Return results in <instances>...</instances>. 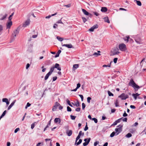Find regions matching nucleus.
<instances>
[{"mask_svg":"<svg viewBox=\"0 0 146 146\" xmlns=\"http://www.w3.org/2000/svg\"><path fill=\"white\" fill-rule=\"evenodd\" d=\"M54 66H52V67L50 69V71L49 72V73H50V74H52V72L54 71Z\"/></svg>","mask_w":146,"mask_h":146,"instance_id":"b1692460","label":"nucleus"},{"mask_svg":"<svg viewBox=\"0 0 146 146\" xmlns=\"http://www.w3.org/2000/svg\"><path fill=\"white\" fill-rule=\"evenodd\" d=\"M79 67V65L78 64H75L73 66V70L76 69Z\"/></svg>","mask_w":146,"mask_h":146,"instance_id":"5701e85b","label":"nucleus"},{"mask_svg":"<svg viewBox=\"0 0 146 146\" xmlns=\"http://www.w3.org/2000/svg\"><path fill=\"white\" fill-rule=\"evenodd\" d=\"M80 86H81L80 84L79 83H78L77 85V87H76V88H77V89H78L80 87Z\"/></svg>","mask_w":146,"mask_h":146,"instance_id":"13d9d810","label":"nucleus"},{"mask_svg":"<svg viewBox=\"0 0 146 146\" xmlns=\"http://www.w3.org/2000/svg\"><path fill=\"white\" fill-rule=\"evenodd\" d=\"M51 74H50V73H49L48 72L47 74H46V76H45L44 77V80H47L48 79L49 76H50Z\"/></svg>","mask_w":146,"mask_h":146,"instance_id":"4be33fe9","label":"nucleus"},{"mask_svg":"<svg viewBox=\"0 0 146 146\" xmlns=\"http://www.w3.org/2000/svg\"><path fill=\"white\" fill-rule=\"evenodd\" d=\"M118 97L120 98L122 100H125L129 98V96L127 95H126L125 93H123L119 96Z\"/></svg>","mask_w":146,"mask_h":146,"instance_id":"20e7f679","label":"nucleus"},{"mask_svg":"<svg viewBox=\"0 0 146 146\" xmlns=\"http://www.w3.org/2000/svg\"><path fill=\"white\" fill-rule=\"evenodd\" d=\"M30 21L29 19H28L26 20L25 22V23L23 25V27H25L27 26L30 23Z\"/></svg>","mask_w":146,"mask_h":146,"instance_id":"6e6552de","label":"nucleus"},{"mask_svg":"<svg viewBox=\"0 0 146 146\" xmlns=\"http://www.w3.org/2000/svg\"><path fill=\"white\" fill-rule=\"evenodd\" d=\"M112 62V61H111L110 62V64H108V65H106V64H104V65L103 66V67H110L111 66V63Z\"/></svg>","mask_w":146,"mask_h":146,"instance_id":"cd10ccee","label":"nucleus"},{"mask_svg":"<svg viewBox=\"0 0 146 146\" xmlns=\"http://www.w3.org/2000/svg\"><path fill=\"white\" fill-rule=\"evenodd\" d=\"M119 101L118 99H117L115 102V106L116 107H118L119 106Z\"/></svg>","mask_w":146,"mask_h":146,"instance_id":"bb28decb","label":"nucleus"},{"mask_svg":"<svg viewBox=\"0 0 146 146\" xmlns=\"http://www.w3.org/2000/svg\"><path fill=\"white\" fill-rule=\"evenodd\" d=\"M70 116L71 119L72 120H75L76 117V116L72 115H70Z\"/></svg>","mask_w":146,"mask_h":146,"instance_id":"e433bc0d","label":"nucleus"},{"mask_svg":"<svg viewBox=\"0 0 146 146\" xmlns=\"http://www.w3.org/2000/svg\"><path fill=\"white\" fill-rule=\"evenodd\" d=\"M129 41L131 43H132L133 42V39L131 38L130 37L129 38Z\"/></svg>","mask_w":146,"mask_h":146,"instance_id":"052dcab7","label":"nucleus"},{"mask_svg":"<svg viewBox=\"0 0 146 146\" xmlns=\"http://www.w3.org/2000/svg\"><path fill=\"white\" fill-rule=\"evenodd\" d=\"M91 98L90 97H88L87 98V102L88 103H90V100H91Z\"/></svg>","mask_w":146,"mask_h":146,"instance_id":"603ef678","label":"nucleus"},{"mask_svg":"<svg viewBox=\"0 0 146 146\" xmlns=\"http://www.w3.org/2000/svg\"><path fill=\"white\" fill-rule=\"evenodd\" d=\"M75 105L77 107H78L80 106L79 102L78 100H77V102L75 103Z\"/></svg>","mask_w":146,"mask_h":146,"instance_id":"c85d7f7f","label":"nucleus"},{"mask_svg":"<svg viewBox=\"0 0 146 146\" xmlns=\"http://www.w3.org/2000/svg\"><path fill=\"white\" fill-rule=\"evenodd\" d=\"M20 129L19 128H17L14 131V133H16L18 131H19Z\"/></svg>","mask_w":146,"mask_h":146,"instance_id":"864d4df0","label":"nucleus"},{"mask_svg":"<svg viewBox=\"0 0 146 146\" xmlns=\"http://www.w3.org/2000/svg\"><path fill=\"white\" fill-rule=\"evenodd\" d=\"M99 143V142L98 141H97L94 142V146H96Z\"/></svg>","mask_w":146,"mask_h":146,"instance_id":"774afa93","label":"nucleus"},{"mask_svg":"<svg viewBox=\"0 0 146 146\" xmlns=\"http://www.w3.org/2000/svg\"><path fill=\"white\" fill-rule=\"evenodd\" d=\"M88 125H87V123H86V126L85 127L84 130L85 131H86L88 129Z\"/></svg>","mask_w":146,"mask_h":146,"instance_id":"37998d69","label":"nucleus"},{"mask_svg":"<svg viewBox=\"0 0 146 146\" xmlns=\"http://www.w3.org/2000/svg\"><path fill=\"white\" fill-rule=\"evenodd\" d=\"M91 140V138H90L85 139L84 140V141L85 142L83 143V145L84 146H86L89 143Z\"/></svg>","mask_w":146,"mask_h":146,"instance_id":"423d86ee","label":"nucleus"},{"mask_svg":"<svg viewBox=\"0 0 146 146\" xmlns=\"http://www.w3.org/2000/svg\"><path fill=\"white\" fill-rule=\"evenodd\" d=\"M117 122L115 121L111 125V126L115 125L117 124Z\"/></svg>","mask_w":146,"mask_h":146,"instance_id":"338daca9","label":"nucleus"},{"mask_svg":"<svg viewBox=\"0 0 146 146\" xmlns=\"http://www.w3.org/2000/svg\"><path fill=\"white\" fill-rule=\"evenodd\" d=\"M7 16V14H5V15L3 16V17L0 19L1 20H3L5 19Z\"/></svg>","mask_w":146,"mask_h":146,"instance_id":"79ce46f5","label":"nucleus"},{"mask_svg":"<svg viewBox=\"0 0 146 146\" xmlns=\"http://www.w3.org/2000/svg\"><path fill=\"white\" fill-rule=\"evenodd\" d=\"M36 123V122H34V123H33L31 125V128L32 129H33L35 126V123Z\"/></svg>","mask_w":146,"mask_h":146,"instance_id":"a19ab883","label":"nucleus"},{"mask_svg":"<svg viewBox=\"0 0 146 146\" xmlns=\"http://www.w3.org/2000/svg\"><path fill=\"white\" fill-rule=\"evenodd\" d=\"M128 115L126 113V112L125 111H124V113H123V116L124 117H126V116H127Z\"/></svg>","mask_w":146,"mask_h":146,"instance_id":"69168bd1","label":"nucleus"},{"mask_svg":"<svg viewBox=\"0 0 146 146\" xmlns=\"http://www.w3.org/2000/svg\"><path fill=\"white\" fill-rule=\"evenodd\" d=\"M119 49L117 47L113 48L111 50V55L113 56L118 54L119 53Z\"/></svg>","mask_w":146,"mask_h":146,"instance_id":"f03ea898","label":"nucleus"},{"mask_svg":"<svg viewBox=\"0 0 146 146\" xmlns=\"http://www.w3.org/2000/svg\"><path fill=\"white\" fill-rule=\"evenodd\" d=\"M12 25V22L11 21L9 20L7 23L6 26L7 28L9 29Z\"/></svg>","mask_w":146,"mask_h":146,"instance_id":"1a4fd4ad","label":"nucleus"},{"mask_svg":"<svg viewBox=\"0 0 146 146\" xmlns=\"http://www.w3.org/2000/svg\"><path fill=\"white\" fill-rule=\"evenodd\" d=\"M82 110H84L86 107V105L84 103H83L82 104Z\"/></svg>","mask_w":146,"mask_h":146,"instance_id":"a18cd8bd","label":"nucleus"},{"mask_svg":"<svg viewBox=\"0 0 146 146\" xmlns=\"http://www.w3.org/2000/svg\"><path fill=\"white\" fill-rule=\"evenodd\" d=\"M56 38L57 39L60 41H62L63 40H69V39H66V38H65L64 39V38H62L61 37H56Z\"/></svg>","mask_w":146,"mask_h":146,"instance_id":"aec40b11","label":"nucleus"},{"mask_svg":"<svg viewBox=\"0 0 146 146\" xmlns=\"http://www.w3.org/2000/svg\"><path fill=\"white\" fill-rule=\"evenodd\" d=\"M135 41L138 43L140 44L141 41V39L140 37H135Z\"/></svg>","mask_w":146,"mask_h":146,"instance_id":"9b49d317","label":"nucleus"},{"mask_svg":"<svg viewBox=\"0 0 146 146\" xmlns=\"http://www.w3.org/2000/svg\"><path fill=\"white\" fill-rule=\"evenodd\" d=\"M19 32V30L18 29L15 30L13 32V35L14 36H18Z\"/></svg>","mask_w":146,"mask_h":146,"instance_id":"f8f14e48","label":"nucleus"},{"mask_svg":"<svg viewBox=\"0 0 146 146\" xmlns=\"http://www.w3.org/2000/svg\"><path fill=\"white\" fill-rule=\"evenodd\" d=\"M108 95L109 96H113V94L111 93L110 91H108Z\"/></svg>","mask_w":146,"mask_h":146,"instance_id":"72a5a7b5","label":"nucleus"},{"mask_svg":"<svg viewBox=\"0 0 146 146\" xmlns=\"http://www.w3.org/2000/svg\"><path fill=\"white\" fill-rule=\"evenodd\" d=\"M116 133L115 131L113 132L110 134V137H113L115 135H116Z\"/></svg>","mask_w":146,"mask_h":146,"instance_id":"7c9ffc66","label":"nucleus"},{"mask_svg":"<svg viewBox=\"0 0 146 146\" xmlns=\"http://www.w3.org/2000/svg\"><path fill=\"white\" fill-rule=\"evenodd\" d=\"M92 120L94 121L95 123H97L98 122V119L95 118H93L92 119Z\"/></svg>","mask_w":146,"mask_h":146,"instance_id":"f704fd0d","label":"nucleus"},{"mask_svg":"<svg viewBox=\"0 0 146 146\" xmlns=\"http://www.w3.org/2000/svg\"><path fill=\"white\" fill-rule=\"evenodd\" d=\"M132 134L130 133H127L125 136V137L127 138H129L132 136Z\"/></svg>","mask_w":146,"mask_h":146,"instance_id":"473e14b6","label":"nucleus"},{"mask_svg":"<svg viewBox=\"0 0 146 146\" xmlns=\"http://www.w3.org/2000/svg\"><path fill=\"white\" fill-rule=\"evenodd\" d=\"M132 96L134 97V99L135 100H136L137 98V97L136 95L134 94H132Z\"/></svg>","mask_w":146,"mask_h":146,"instance_id":"e2e57ef3","label":"nucleus"},{"mask_svg":"<svg viewBox=\"0 0 146 146\" xmlns=\"http://www.w3.org/2000/svg\"><path fill=\"white\" fill-rule=\"evenodd\" d=\"M101 54L99 53H98L97 52H95L93 54V55H97L96 56H100V55Z\"/></svg>","mask_w":146,"mask_h":146,"instance_id":"09e8293b","label":"nucleus"},{"mask_svg":"<svg viewBox=\"0 0 146 146\" xmlns=\"http://www.w3.org/2000/svg\"><path fill=\"white\" fill-rule=\"evenodd\" d=\"M66 133L68 136H70L72 135V130H69L66 132Z\"/></svg>","mask_w":146,"mask_h":146,"instance_id":"f3484780","label":"nucleus"},{"mask_svg":"<svg viewBox=\"0 0 146 146\" xmlns=\"http://www.w3.org/2000/svg\"><path fill=\"white\" fill-rule=\"evenodd\" d=\"M62 46H66L68 48H73V46L71 44H64Z\"/></svg>","mask_w":146,"mask_h":146,"instance_id":"4468645a","label":"nucleus"},{"mask_svg":"<svg viewBox=\"0 0 146 146\" xmlns=\"http://www.w3.org/2000/svg\"><path fill=\"white\" fill-rule=\"evenodd\" d=\"M2 102H6L7 101H8V99L7 98H3L2 99Z\"/></svg>","mask_w":146,"mask_h":146,"instance_id":"ea45409f","label":"nucleus"},{"mask_svg":"<svg viewBox=\"0 0 146 146\" xmlns=\"http://www.w3.org/2000/svg\"><path fill=\"white\" fill-rule=\"evenodd\" d=\"M104 21L106 22H107L108 23H110V21L108 19V17H104Z\"/></svg>","mask_w":146,"mask_h":146,"instance_id":"a211bd4d","label":"nucleus"},{"mask_svg":"<svg viewBox=\"0 0 146 146\" xmlns=\"http://www.w3.org/2000/svg\"><path fill=\"white\" fill-rule=\"evenodd\" d=\"M55 68H57L58 70L60 71L61 70V68L60 67V65L58 63H56L55 64V66H54Z\"/></svg>","mask_w":146,"mask_h":146,"instance_id":"dca6fc26","label":"nucleus"},{"mask_svg":"<svg viewBox=\"0 0 146 146\" xmlns=\"http://www.w3.org/2000/svg\"><path fill=\"white\" fill-rule=\"evenodd\" d=\"M66 102H67V103L68 104V105L69 106H71V107H73L72 106L69 100H68V99H67L66 100Z\"/></svg>","mask_w":146,"mask_h":146,"instance_id":"c756f323","label":"nucleus"},{"mask_svg":"<svg viewBox=\"0 0 146 146\" xmlns=\"http://www.w3.org/2000/svg\"><path fill=\"white\" fill-rule=\"evenodd\" d=\"M82 19L83 22L84 23L86 22V21H87L85 17H82Z\"/></svg>","mask_w":146,"mask_h":146,"instance_id":"bf43d9fd","label":"nucleus"},{"mask_svg":"<svg viewBox=\"0 0 146 146\" xmlns=\"http://www.w3.org/2000/svg\"><path fill=\"white\" fill-rule=\"evenodd\" d=\"M67 111H68L70 112L72 111L71 108L69 106H68L67 108Z\"/></svg>","mask_w":146,"mask_h":146,"instance_id":"58836bf2","label":"nucleus"},{"mask_svg":"<svg viewBox=\"0 0 146 146\" xmlns=\"http://www.w3.org/2000/svg\"><path fill=\"white\" fill-rule=\"evenodd\" d=\"M16 101V100H14L11 104L9 106L8 108H7V110H9L14 105V104L15 102Z\"/></svg>","mask_w":146,"mask_h":146,"instance_id":"2eb2a0df","label":"nucleus"},{"mask_svg":"<svg viewBox=\"0 0 146 146\" xmlns=\"http://www.w3.org/2000/svg\"><path fill=\"white\" fill-rule=\"evenodd\" d=\"M119 49L122 51H124L127 49L126 45L124 43L119 44L118 46Z\"/></svg>","mask_w":146,"mask_h":146,"instance_id":"7ed1b4c3","label":"nucleus"},{"mask_svg":"<svg viewBox=\"0 0 146 146\" xmlns=\"http://www.w3.org/2000/svg\"><path fill=\"white\" fill-rule=\"evenodd\" d=\"M82 11L84 14L86 15H91V14L89 13L86 10L84 9H82Z\"/></svg>","mask_w":146,"mask_h":146,"instance_id":"ddd939ff","label":"nucleus"},{"mask_svg":"<svg viewBox=\"0 0 146 146\" xmlns=\"http://www.w3.org/2000/svg\"><path fill=\"white\" fill-rule=\"evenodd\" d=\"M134 1H136V3L139 6H141V3L140 1L137 0H134Z\"/></svg>","mask_w":146,"mask_h":146,"instance_id":"393cba45","label":"nucleus"},{"mask_svg":"<svg viewBox=\"0 0 146 146\" xmlns=\"http://www.w3.org/2000/svg\"><path fill=\"white\" fill-rule=\"evenodd\" d=\"M31 105V104L29 102H28L27 103V104L25 107V108L27 109V107H29Z\"/></svg>","mask_w":146,"mask_h":146,"instance_id":"c03bdc74","label":"nucleus"},{"mask_svg":"<svg viewBox=\"0 0 146 146\" xmlns=\"http://www.w3.org/2000/svg\"><path fill=\"white\" fill-rule=\"evenodd\" d=\"M58 120H60V118H56L54 120V122L55 123H57L58 122Z\"/></svg>","mask_w":146,"mask_h":146,"instance_id":"4c0bfd02","label":"nucleus"},{"mask_svg":"<svg viewBox=\"0 0 146 146\" xmlns=\"http://www.w3.org/2000/svg\"><path fill=\"white\" fill-rule=\"evenodd\" d=\"M123 126H121V127L119 128H116L115 129V133H116V135H117L119 133H120L122 131Z\"/></svg>","mask_w":146,"mask_h":146,"instance_id":"39448f33","label":"nucleus"},{"mask_svg":"<svg viewBox=\"0 0 146 146\" xmlns=\"http://www.w3.org/2000/svg\"><path fill=\"white\" fill-rule=\"evenodd\" d=\"M3 26L1 25H0V33H1L3 31Z\"/></svg>","mask_w":146,"mask_h":146,"instance_id":"4d7b16f0","label":"nucleus"},{"mask_svg":"<svg viewBox=\"0 0 146 146\" xmlns=\"http://www.w3.org/2000/svg\"><path fill=\"white\" fill-rule=\"evenodd\" d=\"M98 25H96L93 26L89 29V31H93L95 29L97 28L98 27Z\"/></svg>","mask_w":146,"mask_h":146,"instance_id":"9d476101","label":"nucleus"},{"mask_svg":"<svg viewBox=\"0 0 146 146\" xmlns=\"http://www.w3.org/2000/svg\"><path fill=\"white\" fill-rule=\"evenodd\" d=\"M13 14H14V13H12L11 14V15H10L9 17V20L11 21V20L12 19V18H11V17H12L13 15Z\"/></svg>","mask_w":146,"mask_h":146,"instance_id":"de8ad7c7","label":"nucleus"},{"mask_svg":"<svg viewBox=\"0 0 146 146\" xmlns=\"http://www.w3.org/2000/svg\"><path fill=\"white\" fill-rule=\"evenodd\" d=\"M107 9L106 7H102L101 9V11L103 12H105L107 11Z\"/></svg>","mask_w":146,"mask_h":146,"instance_id":"6ab92c4d","label":"nucleus"},{"mask_svg":"<svg viewBox=\"0 0 146 146\" xmlns=\"http://www.w3.org/2000/svg\"><path fill=\"white\" fill-rule=\"evenodd\" d=\"M93 13L94 15H95L97 16H98L99 15V14L97 12H94Z\"/></svg>","mask_w":146,"mask_h":146,"instance_id":"6e6d98bb","label":"nucleus"},{"mask_svg":"<svg viewBox=\"0 0 146 146\" xmlns=\"http://www.w3.org/2000/svg\"><path fill=\"white\" fill-rule=\"evenodd\" d=\"M30 66V64L29 63H27L26 66V69H28V68Z\"/></svg>","mask_w":146,"mask_h":146,"instance_id":"0e129e2a","label":"nucleus"},{"mask_svg":"<svg viewBox=\"0 0 146 146\" xmlns=\"http://www.w3.org/2000/svg\"><path fill=\"white\" fill-rule=\"evenodd\" d=\"M80 136L79 135H78V136H77L76 138L75 143L74 144L75 145L76 144V142H77V141L80 138Z\"/></svg>","mask_w":146,"mask_h":146,"instance_id":"2f4dec72","label":"nucleus"},{"mask_svg":"<svg viewBox=\"0 0 146 146\" xmlns=\"http://www.w3.org/2000/svg\"><path fill=\"white\" fill-rule=\"evenodd\" d=\"M81 109L80 108H77L75 109V111H76L79 112L80 111Z\"/></svg>","mask_w":146,"mask_h":146,"instance_id":"5fc2aeb1","label":"nucleus"},{"mask_svg":"<svg viewBox=\"0 0 146 146\" xmlns=\"http://www.w3.org/2000/svg\"><path fill=\"white\" fill-rule=\"evenodd\" d=\"M129 37H124L123 39L127 43L129 41Z\"/></svg>","mask_w":146,"mask_h":146,"instance_id":"a878e982","label":"nucleus"},{"mask_svg":"<svg viewBox=\"0 0 146 146\" xmlns=\"http://www.w3.org/2000/svg\"><path fill=\"white\" fill-rule=\"evenodd\" d=\"M129 86H132L134 88L135 91H137L141 86L140 87L136 84L133 79H131L129 83Z\"/></svg>","mask_w":146,"mask_h":146,"instance_id":"f257e3e1","label":"nucleus"},{"mask_svg":"<svg viewBox=\"0 0 146 146\" xmlns=\"http://www.w3.org/2000/svg\"><path fill=\"white\" fill-rule=\"evenodd\" d=\"M64 128L66 129V132L67 131L69 130V126L68 125L65 126L64 127Z\"/></svg>","mask_w":146,"mask_h":146,"instance_id":"3c124183","label":"nucleus"},{"mask_svg":"<svg viewBox=\"0 0 146 146\" xmlns=\"http://www.w3.org/2000/svg\"><path fill=\"white\" fill-rule=\"evenodd\" d=\"M135 130L133 129H130V132L131 133H133L135 131Z\"/></svg>","mask_w":146,"mask_h":146,"instance_id":"680f3d73","label":"nucleus"},{"mask_svg":"<svg viewBox=\"0 0 146 146\" xmlns=\"http://www.w3.org/2000/svg\"><path fill=\"white\" fill-rule=\"evenodd\" d=\"M7 112L6 110L4 111L3 112V113L1 115V116L3 117L5 115Z\"/></svg>","mask_w":146,"mask_h":146,"instance_id":"49530a36","label":"nucleus"},{"mask_svg":"<svg viewBox=\"0 0 146 146\" xmlns=\"http://www.w3.org/2000/svg\"><path fill=\"white\" fill-rule=\"evenodd\" d=\"M32 35V36H37L38 35V33H36V34L35 33V31H33L31 33Z\"/></svg>","mask_w":146,"mask_h":146,"instance_id":"412c9836","label":"nucleus"},{"mask_svg":"<svg viewBox=\"0 0 146 146\" xmlns=\"http://www.w3.org/2000/svg\"><path fill=\"white\" fill-rule=\"evenodd\" d=\"M117 59L118 58H114L113 60V62L115 63H116L117 62Z\"/></svg>","mask_w":146,"mask_h":146,"instance_id":"8fccbe9b","label":"nucleus"},{"mask_svg":"<svg viewBox=\"0 0 146 146\" xmlns=\"http://www.w3.org/2000/svg\"><path fill=\"white\" fill-rule=\"evenodd\" d=\"M82 139H80L79 140V141L77 142L76 143V144L77 145H80L82 142Z\"/></svg>","mask_w":146,"mask_h":146,"instance_id":"c9c22d12","label":"nucleus"},{"mask_svg":"<svg viewBox=\"0 0 146 146\" xmlns=\"http://www.w3.org/2000/svg\"><path fill=\"white\" fill-rule=\"evenodd\" d=\"M60 105V104L58 103L57 102L55 103V105L52 108V111H55L57 109V107Z\"/></svg>","mask_w":146,"mask_h":146,"instance_id":"0eeeda50","label":"nucleus"}]
</instances>
